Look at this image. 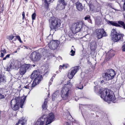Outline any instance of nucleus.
Returning <instances> with one entry per match:
<instances>
[{
  "label": "nucleus",
  "instance_id": "obj_1",
  "mask_svg": "<svg viewBox=\"0 0 125 125\" xmlns=\"http://www.w3.org/2000/svg\"><path fill=\"white\" fill-rule=\"evenodd\" d=\"M99 93L101 98L105 101L109 103L113 101L115 99L113 92L109 89H100Z\"/></svg>",
  "mask_w": 125,
  "mask_h": 125
},
{
  "label": "nucleus",
  "instance_id": "obj_2",
  "mask_svg": "<svg viewBox=\"0 0 125 125\" xmlns=\"http://www.w3.org/2000/svg\"><path fill=\"white\" fill-rule=\"evenodd\" d=\"M26 99V97H22L21 98L20 100V97H16L15 99H12L10 103L12 109L14 111L18 110L19 108L20 104V107L22 108Z\"/></svg>",
  "mask_w": 125,
  "mask_h": 125
},
{
  "label": "nucleus",
  "instance_id": "obj_3",
  "mask_svg": "<svg viewBox=\"0 0 125 125\" xmlns=\"http://www.w3.org/2000/svg\"><path fill=\"white\" fill-rule=\"evenodd\" d=\"M70 83V81H68L67 84L64 85L62 88L61 96L62 98L64 100L67 99L69 97L71 93Z\"/></svg>",
  "mask_w": 125,
  "mask_h": 125
},
{
  "label": "nucleus",
  "instance_id": "obj_4",
  "mask_svg": "<svg viewBox=\"0 0 125 125\" xmlns=\"http://www.w3.org/2000/svg\"><path fill=\"white\" fill-rule=\"evenodd\" d=\"M84 25L83 21H79L76 23L73 24L71 29L73 33H75L81 31Z\"/></svg>",
  "mask_w": 125,
  "mask_h": 125
},
{
  "label": "nucleus",
  "instance_id": "obj_5",
  "mask_svg": "<svg viewBox=\"0 0 125 125\" xmlns=\"http://www.w3.org/2000/svg\"><path fill=\"white\" fill-rule=\"evenodd\" d=\"M51 30H55L60 28L61 24V21L60 19L53 18L49 20Z\"/></svg>",
  "mask_w": 125,
  "mask_h": 125
},
{
  "label": "nucleus",
  "instance_id": "obj_6",
  "mask_svg": "<svg viewBox=\"0 0 125 125\" xmlns=\"http://www.w3.org/2000/svg\"><path fill=\"white\" fill-rule=\"evenodd\" d=\"M115 75L114 71L113 69H110L107 70L103 77L104 80H108L113 79Z\"/></svg>",
  "mask_w": 125,
  "mask_h": 125
},
{
  "label": "nucleus",
  "instance_id": "obj_7",
  "mask_svg": "<svg viewBox=\"0 0 125 125\" xmlns=\"http://www.w3.org/2000/svg\"><path fill=\"white\" fill-rule=\"evenodd\" d=\"M41 118L44 119L45 125H47L50 124L54 121V116L53 113H51L48 115V116L46 115H44Z\"/></svg>",
  "mask_w": 125,
  "mask_h": 125
},
{
  "label": "nucleus",
  "instance_id": "obj_8",
  "mask_svg": "<svg viewBox=\"0 0 125 125\" xmlns=\"http://www.w3.org/2000/svg\"><path fill=\"white\" fill-rule=\"evenodd\" d=\"M111 36L112 40L116 42L119 40L122 37V35L117 33L115 29H113L111 31Z\"/></svg>",
  "mask_w": 125,
  "mask_h": 125
},
{
  "label": "nucleus",
  "instance_id": "obj_9",
  "mask_svg": "<svg viewBox=\"0 0 125 125\" xmlns=\"http://www.w3.org/2000/svg\"><path fill=\"white\" fill-rule=\"evenodd\" d=\"M42 57L41 54L38 52L35 51L33 52L31 54L30 58L33 61H37L40 60Z\"/></svg>",
  "mask_w": 125,
  "mask_h": 125
},
{
  "label": "nucleus",
  "instance_id": "obj_10",
  "mask_svg": "<svg viewBox=\"0 0 125 125\" xmlns=\"http://www.w3.org/2000/svg\"><path fill=\"white\" fill-rule=\"evenodd\" d=\"M59 44V42L58 40H52L51 41L48 47L50 49L54 50L57 49Z\"/></svg>",
  "mask_w": 125,
  "mask_h": 125
},
{
  "label": "nucleus",
  "instance_id": "obj_11",
  "mask_svg": "<svg viewBox=\"0 0 125 125\" xmlns=\"http://www.w3.org/2000/svg\"><path fill=\"white\" fill-rule=\"evenodd\" d=\"M96 33L97 37L98 39H100L107 36L106 32L103 29H96Z\"/></svg>",
  "mask_w": 125,
  "mask_h": 125
},
{
  "label": "nucleus",
  "instance_id": "obj_12",
  "mask_svg": "<svg viewBox=\"0 0 125 125\" xmlns=\"http://www.w3.org/2000/svg\"><path fill=\"white\" fill-rule=\"evenodd\" d=\"M66 5V2L64 0H59L56 9L58 10H62L64 9Z\"/></svg>",
  "mask_w": 125,
  "mask_h": 125
},
{
  "label": "nucleus",
  "instance_id": "obj_13",
  "mask_svg": "<svg viewBox=\"0 0 125 125\" xmlns=\"http://www.w3.org/2000/svg\"><path fill=\"white\" fill-rule=\"evenodd\" d=\"M79 66H77L71 68V71L69 72L67 75L69 79H72L73 77L79 70Z\"/></svg>",
  "mask_w": 125,
  "mask_h": 125
},
{
  "label": "nucleus",
  "instance_id": "obj_14",
  "mask_svg": "<svg viewBox=\"0 0 125 125\" xmlns=\"http://www.w3.org/2000/svg\"><path fill=\"white\" fill-rule=\"evenodd\" d=\"M31 65L29 64H24L21 65L20 69V72L21 75L24 74L27 70L30 69Z\"/></svg>",
  "mask_w": 125,
  "mask_h": 125
},
{
  "label": "nucleus",
  "instance_id": "obj_15",
  "mask_svg": "<svg viewBox=\"0 0 125 125\" xmlns=\"http://www.w3.org/2000/svg\"><path fill=\"white\" fill-rule=\"evenodd\" d=\"M21 62L17 60L15 61L11 62L10 64V67L11 69H13L14 68H19L21 67Z\"/></svg>",
  "mask_w": 125,
  "mask_h": 125
},
{
  "label": "nucleus",
  "instance_id": "obj_16",
  "mask_svg": "<svg viewBox=\"0 0 125 125\" xmlns=\"http://www.w3.org/2000/svg\"><path fill=\"white\" fill-rule=\"evenodd\" d=\"M114 51L112 50L106 53L105 60H106V61L108 60L112 57L114 55Z\"/></svg>",
  "mask_w": 125,
  "mask_h": 125
},
{
  "label": "nucleus",
  "instance_id": "obj_17",
  "mask_svg": "<svg viewBox=\"0 0 125 125\" xmlns=\"http://www.w3.org/2000/svg\"><path fill=\"white\" fill-rule=\"evenodd\" d=\"M39 76H42L40 74V72L38 70H35L33 71L31 74V79H33Z\"/></svg>",
  "mask_w": 125,
  "mask_h": 125
},
{
  "label": "nucleus",
  "instance_id": "obj_18",
  "mask_svg": "<svg viewBox=\"0 0 125 125\" xmlns=\"http://www.w3.org/2000/svg\"><path fill=\"white\" fill-rule=\"evenodd\" d=\"M76 9L79 11H82L84 8V6L82 5V4L79 1H77L75 3Z\"/></svg>",
  "mask_w": 125,
  "mask_h": 125
},
{
  "label": "nucleus",
  "instance_id": "obj_19",
  "mask_svg": "<svg viewBox=\"0 0 125 125\" xmlns=\"http://www.w3.org/2000/svg\"><path fill=\"white\" fill-rule=\"evenodd\" d=\"M44 119V118L41 117L36 122L34 125H45Z\"/></svg>",
  "mask_w": 125,
  "mask_h": 125
},
{
  "label": "nucleus",
  "instance_id": "obj_20",
  "mask_svg": "<svg viewBox=\"0 0 125 125\" xmlns=\"http://www.w3.org/2000/svg\"><path fill=\"white\" fill-rule=\"evenodd\" d=\"M31 84L27 82L25 84L24 87L23 88V90H25V89H27L28 91L30 92L32 89V88L31 87Z\"/></svg>",
  "mask_w": 125,
  "mask_h": 125
},
{
  "label": "nucleus",
  "instance_id": "obj_21",
  "mask_svg": "<svg viewBox=\"0 0 125 125\" xmlns=\"http://www.w3.org/2000/svg\"><path fill=\"white\" fill-rule=\"evenodd\" d=\"M97 44L96 42L94 41H92L90 43V48L92 50H95Z\"/></svg>",
  "mask_w": 125,
  "mask_h": 125
},
{
  "label": "nucleus",
  "instance_id": "obj_22",
  "mask_svg": "<svg viewBox=\"0 0 125 125\" xmlns=\"http://www.w3.org/2000/svg\"><path fill=\"white\" fill-rule=\"evenodd\" d=\"M95 21V24L97 25H99L102 23V20L101 17L98 16L96 17Z\"/></svg>",
  "mask_w": 125,
  "mask_h": 125
},
{
  "label": "nucleus",
  "instance_id": "obj_23",
  "mask_svg": "<svg viewBox=\"0 0 125 125\" xmlns=\"http://www.w3.org/2000/svg\"><path fill=\"white\" fill-rule=\"evenodd\" d=\"M34 78L33 81L38 84L42 79V76H39L37 77Z\"/></svg>",
  "mask_w": 125,
  "mask_h": 125
},
{
  "label": "nucleus",
  "instance_id": "obj_24",
  "mask_svg": "<svg viewBox=\"0 0 125 125\" xmlns=\"http://www.w3.org/2000/svg\"><path fill=\"white\" fill-rule=\"evenodd\" d=\"M19 123L22 125H26V120L24 118H21L19 120Z\"/></svg>",
  "mask_w": 125,
  "mask_h": 125
},
{
  "label": "nucleus",
  "instance_id": "obj_25",
  "mask_svg": "<svg viewBox=\"0 0 125 125\" xmlns=\"http://www.w3.org/2000/svg\"><path fill=\"white\" fill-rule=\"evenodd\" d=\"M48 99L47 98H46L44 100V102L42 106V108L44 110L46 109L47 107V103Z\"/></svg>",
  "mask_w": 125,
  "mask_h": 125
},
{
  "label": "nucleus",
  "instance_id": "obj_26",
  "mask_svg": "<svg viewBox=\"0 0 125 125\" xmlns=\"http://www.w3.org/2000/svg\"><path fill=\"white\" fill-rule=\"evenodd\" d=\"M108 22L109 23L113 25L116 27H120V26L119 24L115 22L110 21H109Z\"/></svg>",
  "mask_w": 125,
  "mask_h": 125
},
{
  "label": "nucleus",
  "instance_id": "obj_27",
  "mask_svg": "<svg viewBox=\"0 0 125 125\" xmlns=\"http://www.w3.org/2000/svg\"><path fill=\"white\" fill-rule=\"evenodd\" d=\"M59 94V91H57L54 93L52 94V98L53 100H54L55 98Z\"/></svg>",
  "mask_w": 125,
  "mask_h": 125
},
{
  "label": "nucleus",
  "instance_id": "obj_28",
  "mask_svg": "<svg viewBox=\"0 0 125 125\" xmlns=\"http://www.w3.org/2000/svg\"><path fill=\"white\" fill-rule=\"evenodd\" d=\"M67 67V65L66 64H63L62 66V65H60L59 66V71L60 72H61V71L60 70H61L62 68L64 69H65Z\"/></svg>",
  "mask_w": 125,
  "mask_h": 125
},
{
  "label": "nucleus",
  "instance_id": "obj_29",
  "mask_svg": "<svg viewBox=\"0 0 125 125\" xmlns=\"http://www.w3.org/2000/svg\"><path fill=\"white\" fill-rule=\"evenodd\" d=\"M89 15L87 16L84 18V19L85 20H87L90 23H91L92 21Z\"/></svg>",
  "mask_w": 125,
  "mask_h": 125
},
{
  "label": "nucleus",
  "instance_id": "obj_30",
  "mask_svg": "<svg viewBox=\"0 0 125 125\" xmlns=\"http://www.w3.org/2000/svg\"><path fill=\"white\" fill-rule=\"evenodd\" d=\"M75 53V51H73L72 48L69 54L71 56H73L74 55Z\"/></svg>",
  "mask_w": 125,
  "mask_h": 125
},
{
  "label": "nucleus",
  "instance_id": "obj_31",
  "mask_svg": "<svg viewBox=\"0 0 125 125\" xmlns=\"http://www.w3.org/2000/svg\"><path fill=\"white\" fill-rule=\"evenodd\" d=\"M54 0H43L45 3H47L49 4V2H52Z\"/></svg>",
  "mask_w": 125,
  "mask_h": 125
},
{
  "label": "nucleus",
  "instance_id": "obj_32",
  "mask_svg": "<svg viewBox=\"0 0 125 125\" xmlns=\"http://www.w3.org/2000/svg\"><path fill=\"white\" fill-rule=\"evenodd\" d=\"M47 47H46L45 48V49H44V51H43V55L44 56L45 55V54H46V52L47 53V52L48 51V50H47Z\"/></svg>",
  "mask_w": 125,
  "mask_h": 125
},
{
  "label": "nucleus",
  "instance_id": "obj_33",
  "mask_svg": "<svg viewBox=\"0 0 125 125\" xmlns=\"http://www.w3.org/2000/svg\"><path fill=\"white\" fill-rule=\"evenodd\" d=\"M37 84H38L36 82H35L33 81L32 83L31 84V87L33 88V87H35Z\"/></svg>",
  "mask_w": 125,
  "mask_h": 125
},
{
  "label": "nucleus",
  "instance_id": "obj_34",
  "mask_svg": "<svg viewBox=\"0 0 125 125\" xmlns=\"http://www.w3.org/2000/svg\"><path fill=\"white\" fill-rule=\"evenodd\" d=\"M14 36L12 35H11L9 36H8L7 37L8 39L9 40H12L14 37Z\"/></svg>",
  "mask_w": 125,
  "mask_h": 125
},
{
  "label": "nucleus",
  "instance_id": "obj_35",
  "mask_svg": "<svg viewBox=\"0 0 125 125\" xmlns=\"http://www.w3.org/2000/svg\"><path fill=\"white\" fill-rule=\"evenodd\" d=\"M1 93V92H0V93ZM5 98L4 95L0 93V99H3Z\"/></svg>",
  "mask_w": 125,
  "mask_h": 125
},
{
  "label": "nucleus",
  "instance_id": "obj_36",
  "mask_svg": "<svg viewBox=\"0 0 125 125\" xmlns=\"http://www.w3.org/2000/svg\"><path fill=\"white\" fill-rule=\"evenodd\" d=\"M36 16V14L35 13L32 14V20H34L35 19Z\"/></svg>",
  "mask_w": 125,
  "mask_h": 125
},
{
  "label": "nucleus",
  "instance_id": "obj_37",
  "mask_svg": "<svg viewBox=\"0 0 125 125\" xmlns=\"http://www.w3.org/2000/svg\"><path fill=\"white\" fill-rule=\"evenodd\" d=\"M90 10H93L94 9V6L92 5H90Z\"/></svg>",
  "mask_w": 125,
  "mask_h": 125
},
{
  "label": "nucleus",
  "instance_id": "obj_38",
  "mask_svg": "<svg viewBox=\"0 0 125 125\" xmlns=\"http://www.w3.org/2000/svg\"><path fill=\"white\" fill-rule=\"evenodd\" d=\"M83 85L82 84H81V85H78L77 86V88H78L79 89H82L83 88Z\"/></svg>",
  "mask_w": 125,
  "mask_h": 125
},
{
  "label": "nucleus",
  "instance_id": "obj_39",
  "mask_svg": "<svg viewBox=\"0 0 125 125\" xmlns=\"http://www.w3.org/2000/svg\"><path fill=\"white\" fill-rule=\"evenodd\" d=\"M90 35H89L87 34L85 36V37H84V38H87V40H86V41H87L88 39L90 38Z\"/></svg>",
  "mask_w": 125,
  "mask_h": 125
},
{
  "label": "nucleus",
  "instance_id": "obj_40",
  "mask_svg": "<svg viewBox=\"0 0 125 125\" xmlns=\"http://www.w3.org/2000/svg\"><path fill=\"white\" fill-rule=\"evenodd\" d=\"M10 54H8L7 55H6V57L3 58V60H5L6 59V58H9V57L10 56Z\"/></svg>",
  "mask_w": 125,
  "mask_h": 125
},
{
  "label": "nucleus",
  "instance_id": "obj_41",
  "mask_svg": "<svg viewBox=\"0 0 125 125\" xmlns=\"http://www.w3.org/2000/svg\"><path fill=\"white\" fill-rule=\"evenodd\" d=\"M122 50L123 51L125 52V44L123 45L122 47Z\"/></svg>",
  "mask_w": 125,
  "mask_h": 125
},
{
  "label": "nucleus",
  "instance_id": "obj_42",
  "mask_svg": "<svg viewBox=\"0 0 125 125\" xmlns=\"http://www.w3.org/2000/svg\"><path fill=\"white\" fill-rule=\"evenodd\" d=\"M122 1V2H124V6L123 7V9L124 10H125V0H123Z\"/></svg>",
  "mask_w": 125,
  "mask_h": 125
},
{
  "label": "nucleus",
  "instance_id": "obj_43",
  "mask_svg": "<svg viewBox=\"0 0 125 125\" xmlns=\"http://www.w3.org/2000/svg\"><path fill=\"white\" fill-rule=\"evenodd\" d=\"M1 52H2L3 53H6V51L5 49H3V50H1Z\"/></svg>",
  "mask_w": 125,
  "mask_h": 125
},
{
  "label": "nucleus",
  "instance_id": "obj_44",
  "mask_svg": "<svg viewBox=\"0 0 125 125\" xmlns=\"http://www.w3.org/2000/svg\"><path fill=\"white\" fill-rule=\"evenodd\" d=\"M22 19H24L25 18V12H23L22 13Z\"/></svg>",
  "mask_w": 125,
  "mask_h": 125
},
{
  "label": "nucleus",
  "instance_id": "obj_45",
  "mask_svg": "<svg viewBox=\"0 0 125 125\" xmlns=\"http://www.w3.org/2000/svg\"><path fill=\"white\" fill-rule=\"evenodd\" d=\"M62 39V40L63 41H64L65 40V38L64 36H62L61 38H60V39Z\"/></svg>",
  "mask_w": 125,
  "mask_h": 125
},
{
  "label": "nucleus",
  "instance_id": "obj_46",
  "mask_svg": "<svg viewBox=\"0 0 125 125\" xmlns=\"http://www.w3.org/2000/svg\"><path fill=\"white\" fill-rule=\"evenodd\" d=\"M7 70V71H10L12 69H11L10 68V66L9 67H7L6 69Z\"/></svg>",
  "mask_w": 125,
  "mask_h": 125
},
{
  "label": "nucleus",
  "instance_id": "obj_47",
  "mask_svg": "<svg viewBox=\"0 0 125 125\" xmlns=\"http://www.w3.org/2000/svg\"><path fill=\"white\" fill-rule=\"evenodd\" d=\"M4 56V54L3 53L1 52L0 54V57H3Z\"/></svg>",
  "mask_w": 125,
  "mask_h": 125
},
{
  "label": "nucleus",
  "instance_id": "obj_48",
  "mask_svg": "<svg viewBox=\"0 0 125 125\" xmlns=\"http://www.w3.org/2000/svg\"><path fill=\"white\" fill-rule=\"evenodd\" d=\"M16 37L17 39H18L19 40H20L21 38H20V36H17Z\"/></svg>",
  "mask_w": 125,
  "mask_h": 125
},
{
  "label": "nucleus",
  "instance_id": "obj_49",
  "mask_svg": "<svg viewBox=\"0 0 125 125\" xmlns=\"http://www.w3.org/2000/svg\"><path fill=\"white\" fill-rule=\"evenodd\" d=\"M53 78H52H52L50 80V81H52L53 80Z\"/></svg>",
  "mask_w": 125,
  "mask_h": 125
},
{
  "label": "nucleus",
  "instance_id": "obj_50",
  "mask_svg": "<svg viewBox=\"0 0 125 125\" xmlns=\"http://www.w3.org/2000/svg\"><path fill=\"white\" fill-rule=\"evenodd\" d=\"M104 82V81L103 80H102L100 82L101 83H102Z\"/></svg>",
  "mask_w": 125,
  "mask_h": 125
},
{
  "label": "nucleus",
  "instance_id": "obj_51",
  "mask_svg": "<svg viewBox=\"0 0 125 125\" xmlns=\"http://www.w3.org/2000/svg\"><path fill=\"white\" fill-rule=\"evenodd\" d=\"M55 75H56L55 74L52 77V78H53V77H55Z\"/></svg>",
  "mask_w": 125,
  "mask_h": 125
},
{
  "label": "nucleus",
  "instance_id": "obj_52",
  "mask_svg": "<svg viewBox=\"0 0 125 125\" xmlns=\"http://www.w3.org/2000/svg\"><path fill=\"white\" fill-rule=\"evenodd\" d=\"M19 41H20V42H22V41L21 40V39H20V40H19Z\"/></svg>",
  "mask_w": 125,
  "mask_h": 125
},
{
  "label": "nucleus",
  "instance_id": "obj_53",
  "mask_svg": "<svg viewBox=\"0 0 125 125\" xmlns=\"http://www.w3.org/2000/svg\"><path fill=\"white\" fill-rule=\"evenodd\" d=\"M66 125H70L68 123H67Z\"/></svg>",
  "mask_w": 125,
  "mask_h": 125
},
{
  "label": "nucleus",
  "instance_id": "obj_54",
  "mask_svg": "<svg viewBox=\"0 0 125 125\" xmlns=\"http://www.w3.org/2000/svg\"><path fill=\"white\" fill-rule=\"evenodd\" d=\"M73 48L74 49V47L73 46H72V48H73Z\"/></svg>",
  "mask_w": 125,
  "mask_h": 125
},
{
  "label": "nucleus",
  "instance_id": "obj_55",
  "mask_svg": "<svg viewBox=\"0 0 125 125\" xmlns=\"http://www.w3.org/2000/svg\"><path fill=\"white\" fill-rule=\"evenodd\" d=\"M15 125H18V123L16 124Z\"/></svg>",
  "mask_w": 125,
  "mask_h": 125
},
{
  "label": "nucleus",
  "instance_id": "obj_56",
  "mask_svg": "<svg viewBox=\"0 0 125 125\" xmlns=\"http://www.w3.org/2000/svg\"><path fill=\"white\" fill-rule=\"evenodd\" d=\"M17 51H16L15 52V53H17Z\"/></svg>",
  "mask_w": 125,
  "mask_h": 125
},
{
  "label": "nucleus",
  "instance_id": "obj_57",
  "mask_svg": "<svg viewBox=\"0 0 125 125\" xmlns=\"http://www.w3.org/2000/svg\"><path fill=\"white\" fill-rule=\"evenodd\" d=\"M26 2H27L28 1V0H25Z\"/></svg>",
  "mask_w": 125,
  "mask_h": 125
},
{
  "label": "nucleus",
  "instance_id": "obj_58",
  "mask_svg": "<svg viewBox=\"0 0 125 125\" xmlns=\"http://www.w3.org/2000/svg\"><path fill=\"white\" fill-rule=\"evenodd\" d=\"M59 72H58V71H57L56 72V73H58Z\"/></svg>",
  "mask_w": 125,
  "mask_h": 125
},
{
  "label": "nucleus",
  "instance_id": "obj_59",
  "mask_svg": "<svg viewBox=\"0 0 125 125\" xmlns=\"http://www.w3.org/2000/svg\"><path fill=\"white\" fill-rule=\"evenodd\" d=\"M1 90V89H0V92Z\"/></svg>",
  "mask_w": 125,
  "mask_h": 125
},
{
  "label": "nucleus",
  "instance_id": "obj_60",
  "mask_svg": "<svg viewBox=\"0 0 125 125\" xmlns=\"http://www.w3.org/2000/svg\"><path fill=\"white\" fill-rule=\"evenodd\" d=\"M75 99V100H76V101H77V100H76V99Z\"/></svg>",
  "mask_w": 125,
  "mask_h": 125
},
{
  "label": "nucleus",
  "instance_id": "obj_61",
  "mask_svg": "<svg viewBox=\"0 0 125 125\" xmlns=\"http://www.w3.org/2000/svg\"><path fill=\"white\" fill-rule=\"evenodd\" d=\"M35 66V65H33V66H34H34Z\"/></svg>",
  "mask_w": 125,
  "mask_h": 125
}]
</instances>
